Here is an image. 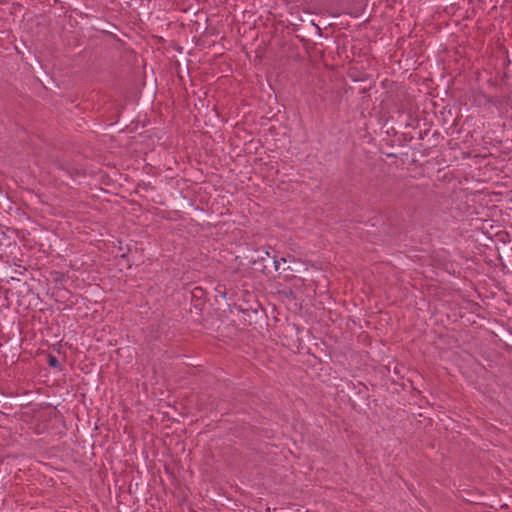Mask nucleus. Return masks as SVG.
Instances as JSON below:
<instances>
[{
	"instance_id": "f257e3e1",
	"label": "nucleus",
	"mask_w": 512,
	"mask_h": 512,
	"mask_svg": "<svg viewBox=\"0 0 512 512\" xmlns=\"http://www.w3.org/2000/svg\"><path fill=\"white\" fill-rule=\"evenodd\" d=\"M48 365H49L51 368H57V369H59V370H61V369H62V367H61L60 362L58 361V359H57L55 356L51 355V354H49V355H48Z\"/></svg>"
},
{
	"instance_id": "f03ea898",
	"label": "nucleus",
	"mask_w": 512,
	"mask_h": 512,
	"mask_svg": "<svg viewBox=\"0 0 512 512\" xmlns=\"http://www.w3.org/2000/svg\"><path fill=\"white\" fill-rule=\"evenodd\" d=\"M295 265H297L298 267L293 268V267H291V266H290V270H291V271L300 272V271H301V268H304V267H305V265H304L303 263H296V262H295Z\"/></svg>"
},
{
	"instance_id": "7ed1b4c3",
	"label": "nucleus",
	"mask_w": 512,
	"mask_h": 512,
	"mask_svg": "<svg viewBox=\"0 0 512 512\" xmlns=\"http://www.w3.org/2000/svg\"><path fill=\"white\" fill-rule=\"evenodd\" d=\"M274 264H275V269L278 270L279 269V261L274 260Z\"/></svg>"
},
{
	"instance_id": "20e7f679",
	"label": "nucleus",
	"mask_w": 512,
	"mask_h": 512,
	"mask_svg": "<svg viewBox=\"0 0 512 512\" xmlns=\"http://www.w3.org/2000/svg\"><path fill=\"white\" fill-rule=\"evenodd\" d=\"M195 291H201V288L196 287V288H195Z\"/></svg>"
},
{
	"instance_id": "39448f33",
	"label": "nucleus",
	"mask_w": 512,
	"mask_h": 512,
	"mask_svg": "<svg viewBox=\"0 0 512 512\" xmlns=\"http://www.w3.org/2000/svg\"><path fill=\"white\" fill-rule=\"evenodd\" d=\"M195 291H201V288L196 287V288H195Z\"/></svg>"
},
{
	"instance_id": "423d86ee",
	"label": "nucleus",
	"mask_w": 512,
	"mask_h": 512,
	"mask_svg": "<svg viewBox=\"0 0 512 512\" xmlns=\"http://www.w3.org/2000/svg\"><path fill=\"white\" fill-rule=\"evenodd\" d=\"M195 291H201V288L196 287V288H195Z\"/></svg>"
},
{
	"instance_id": "0eeeda50",
	"label": "nucleus",
	"mask_w": 512,
	"mask_h": 512,
	"mask_svg": "<svg viewBox=\"0 0 512 512\" xmlns=\"http://www.w3.org/2000/svg\"><path fill=\"white\" fill-rule=\"evenodd\" d=\"M281 261H283L284 263L286 262V259L284 257L281 258Z\"/></svg>"
}]
</instances>
